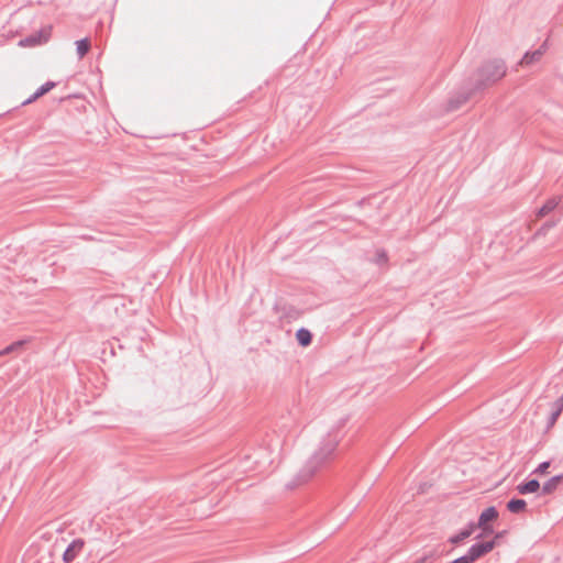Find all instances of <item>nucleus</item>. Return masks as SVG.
<instances>
[{"label":"nucleus","instance_id":"2","mask_svg":"<svg viewBox=\"0 0 563 563\" xmlns=\"http://www.w3.org/2000/svg\"><path fill=\"white\" fill-rule=\"evenodd\" d=\"M507 74V65L501 58H493L484 62L473 77L470 85H473V91L482 92L488 87L495 85Z\"/></svg>","mask_w":563,"mask_h":563},{"label":"nucleus","instance_id":"9","mask_svg":"<svg viewBox=\"0 0 563 563\" xmlns=\"http://www.w3.org/2000/svg\"><path fill=\"white\" fill-rule=\"evenodd\" d=\"M441 555H442V552L438 547L432 548L428 551H424L412 563H439Z\"/></svg>","mask_w":563,"mask_h":563},{"label":"nucleus","instance_id":"7","mask_svg":"<svg viewBox=\"0 0 563 563\" xmlns=\"http://www.w3.org/2000/svg\"><path fill=\"white\" fill-rule=\"evenodd\" d=\"M548 49V40H545L537 49L528 51L519 60L520 66H530L541 59Z\"/></svg>","mask_w":563,"mask_h":563},{"label":"nucleus","instance_id":"6","mask_svg":"<svg viewBox=\"0 0 563 563\" xmlns=\"http://www.w3.org/2000/svg\"><path fill=\"white\" fill-rule=\"evenodd\" d=\"M85 547L84 539H74L66 548V550L63 553V562L64 563H71L74 562L82 552Z\"/></svg>","mask_w":563,"mask_h":563},{"label":"nucleus","instance_id":"22","mask_svg":"<svg viewBox=\"0 0 563 563\" xmlns=\"http://www.w3.org/2000/svg\"><path fill=\"white\" fill-rule=\"evenodd\" d=\"M550 465H551L550 461H544L539 464V466L533 471V473L544 474L547 472V470L550 467Z\"/></svg>","mask_w":563,"mask_h":563},{"label":"nucleus","instance_id":"5","mask_svg":"<svg viewBox=\"0 0 563 563\" xmlns=\"http://www.w3.org/2000/svg\"><path fill=\"white\" fill-rule=\"evenodd\" d=\"M478 91H473V85L467 84V86L459 91L456 96L452 97L448 102V110L454 111L457 110L462 104L470 100V98L477 93Z\"/></svg>","mask_w":563,"mask_h":563},{"label":"nucleus","instance_id":"10","mask_svg":"<svg viewBox=\"0 0 563 563\" xmlns=\"http://www.w3.org/2000/svg\"><path fill=\"white\" fill-rule=\"evenodd\" d=\"M516 489L521 495L533 494L540 489V483L537 478L526 479L521 482Z\"/></svg>","mask_w":563,"mask_h":563},{"label":"nucleus","instance_id":"15","mask_svg":"<svg viewBox=\"0 0 563 563\" xmlns=\"http://www.w3.org/2000/svg\"><path fill=\"white\" fill-rule=\"evenodd\" d=\"M90 49V41L88 37L76 41V51L79 58H82Z\"/></svg>","mask_w":563,"mask_h":563},{"label":"nucleus","instance_id":"23","mask_svg":"<svg viewBox=\"0 0 563 563\" xmlns=\"http://www.w3.org/2000/svg\"><path fill=\"white\" fill-rule=\"evenodd\" d=\"M465 531H467V533L470 534V537L474 533V531L476 529H478V526H476V522L474 521H470L467 522V525L463 528Z\"/></svg>","mask_w":563,"mask_h":563},{"label":"nucleus","instance_id":"24","mask_svg":"<svg viewBox=\"0 0 563 563\" xmlns=\"http://www.w3.org/2000/svg\"><path fill=\"white\" fill-rule=\"evenodd\" d=\"M38 98H41L40 96H37V92L35 91L33 95H31L27 99H25L23 102H22V106H27L34 101H36Z\"/></svg>","mask_w":563,"mask_h":563},{"label":"nucleus","instance_id":"25","mask_svg":"<svg viewBox=\"0 0 563 563\" xmlns=\"http://www.w3.org/2000/svg\"><path fill=\"white\" fill-rule=\"evenodd\" d=\"M450 563H471L470 560L466 558L465 554H463L462 556L451 561Z\"/></svg>","mask_w":563,"mask_h":563},{"label":"nucleus","instance_id":"30","mask_svg":"<svg viewBox=\"0 0 563 563\" xmlns=\"http://www.w3.org/2000/svg\"><path fill=\"white\" fill-rule=\"evenodd\" d=\"M561 396L563 397V394Z\"/></svg>","mask_w":563,"mask_h":563},{"label":"nucleus","instance_id":"27","mask_svg":"<svg viewBox=\"0 0 563 563\" xmlns=\"http://www.w3.org/2000/svg\"><path fill=\"white\" fill-rule=\"evenodd\" d=\"M552 407H559V409L563 410V397L560 396L553 404Z\"/></svg>","mask_w":563,"mask_h":563},{"label":"nucleus","instance_id":"11","mask_svg":"<svg viewBox=\"0 0 563 563\" xmlns=\"http://www.w3.org/2000/svg\"><path fill=\"white\" fill-rule=\"evenodd\" d=\"M563 482V474H558L549 478L541 487L543 495H550L558 489L560 484Z\"/></svg>","mask_w":563,"mask_h":563},{"label":"nucleus","instance_id":"8","mask_svg":"<svg viewBox=\"0 0 563 563\" xmlns=\"http://www.w3.org/2000/svg\"><path fill=\"white\" fill-rule=\"evenodd\" d=\"M499 516V512L495 506H489L486 509H484L476 522V526L483 527L485 525H492V521H495Z\"/></svg>","mask_w":563,"mask_h":563},{"label":"nucleus","instance_id":"21","mask_svg":"<svg viewBox=\"0 0 563 563\" xmlns=\"http://www.w3.org/2000/svg\"><path fill=\"white\" fill-rule=\"evenodd\" d=\"M478 529H481V533H478V534L476 536V539H481V538H483V537H485V536H488V534L494 533V527H493V525H485V526H483V527H478Z\"/></svg>","mask_w":563,"mask_h":563},{"label":"nucleus","instance_id":"18","mask_svg":"<svg viewBox=\"0 0 563 563\" xmlns=\"http://www.w3.org/2000/svg\"><path fill=\"white\" fill-rule=\"evenodd\" d=\"M562 409H559V407H552V411L548 418V421H547V428L550 429L552 428L556 420L559 419L560 415L562 413Z\"/></svg>","mask_w":563,"mask_h":563},{"label":"nucleus","instance_id":"28","mask_svg":"<svg viewBox=\"0 0 563 563\" xmlns=\"http://www.w3.org/2000/svg\"><path fill=\"white\" fill-rule=\"evenodd\" d=\"M552 407H559V409L563 410V397L560 396L553 404Z\"/></svg>","mask_w":563,"mask_h":563},{"label":"nucleus","instance_id":"17","mask_svg":"<svg viewBox=\"0 0 563 563\" xmlns=\"http://www.w3.org/2000/svg\"><path fill=\"white\" fill-rule=\"evenodd\" d=\"M467 538H470V534L467 533V531H465L464 529H461L457 533L451 536L448 541L452 544H460Z\"/></svg>","mask_w":563,"mask_h":563},{"label":"nucleus","instance_id":"1","mask_svg":"<svg viewBox=\"0 0 563 563\" xmlns=\"http://www.w3.org/2000/svg\"><path fill=\"white\" fill-rule=\"evenodd\" d=\"M345 419L340 421V426L332 428L328 434L320 441L318 449L312 453L306 464L297 473L295 478L286 484L288 489L308 482L318 471L327 467L336 457V449L343 437L341 427Z\"/></svg>","mask_w":563,"mask_h":563},{"label":"nucleus","instance_id":"20","mask_svg":"<svg viewBox=\"0 0 563 563\" xmlns=\"http://www.w3.org/2000/svg\"><path fill=\"white\" fill-rule=\"evenodd\" d=\"M375 263L377 265H384L387 263L388 261V255L386 253V251L384 249H378L376 250V253H375Z\"/></svg>","mask_w":563,"mask_h":563},{"label":"nucleus","instance_id":"26","mask_svg":"<svg viewBox=\"0 0 563 563\" xmlns=\"http://www.w3.org/2000/svg\"><path fill=\"white\" fill-rule=\"evenodd\" d=\"M507 533L506 530L504 531H498L495 533L494 538L492 540H495L496 541V545L498 544V540L504 538V536Z\"/></svg>","mask_w":563,"mask_h":563},{"label":"nucleus","instance_id":"12","mask_svg":"<svg viewBox=\"0 0 563 563\" xmlns=\"http://www.w3.org/2000/svg\"><path fill=\"white\" fill-rule=\"evenodd\" d=\"M560 202H561L560 196H554V197L549 198L538 210V213H537L538 217L548 216L550 212H552L559 206Z\"/></svg>","mask_w":563,"mask_h":563},{"label":"nucleus","instance_id":"16","mask_svg":"<svg viewBox=\"0 0 563 563\" xmlns=\"http://www.w3.org/2000/svg\"><path fill=\"white\" fill-rule=\"evenodd\" d=\"M25 340H19V341H15L11 344H9L8 346H5L3 350L0 351V356H4L9 353H12L19 349H21L24 344H25Z\"/></svg>","mask_w":563,"mask_h":563},{"label":"nucleus","instance_id":"3","mask_svg":"<svg viewBox=\"0 0 563 563\" xmlns=\"http://www.w3.org/2000/svg\"><path fill=\"white\" fill-rule=\"evenodd\" d=\"M496 547L495 540H488L484 542H476L472 544L466 551L465 555L471 563H474L478 559L492 552Z\"/></svg>","mask_w":563,"mask_h":563},{"label":"nucleus","instance_id":"19","mask_svg":"<svg viewBox=\"0 0 563 563\" xmlns=\"http://www.w3.org/2000/svg\"><path fill=\"white\" fill-rule=\"evenodd\" d=\"M55 86V81H46L42 86H40L35 91L37 92V96L42 97L49 92Z\"/></svg>","mask_w":563,"mask_h":563},{"label":"nucleus","instance_id":"4","mask_svg":"<svg viewBox=\"0 0 563 563\" xmlns=\"http://www.w3.org/2000/svg\"><path fill=\"white\" fill-rule=\"evenodd\" d=\"M51 36V27L42 29L38 32L27 35L26 37L20 40L19 45L23 47H33L41 44H44L48 41Z\"/></svg>","mask_w":563,"mask_h":563},{"label":"nucleus","instance_id":"14","mask_svg":"<svg viewBox=\"0 0 563 563\" xmlns=\"http://www.w3.org/2000/svg\"><path fill=\"white\" fill-rule=\"evenodd\" d=\"M296 340L300 346H309L312 342V333L307 328H300L296 332Z\"/></svg>","mask_w":563,"mask_h":563},{"label":"nucleus","instance_id":"29","mask_svg":"<svg viewBox=\"0 0 563 563\" xmlns=\"http://www.w3.org/2000/svg\"><path fill=\"white\" fill-rule=\"evenodd\" d=\"M555 224H556V223H555V222H553V221H551V222H550V221H548V222H545V223H544V225H543V227H544V228H547V229H550V228H553Z\"/></svg>","mask_w":563,"mask_h":563},{"label":"nucleus","instance_id":"13","mask_svg":"<svg viewBox=\"0 0 563 563\" xmlns=\"http://www.w3.org/2000/svg\"><path fill=\"white\" fill-rule=\"evenodd\" d=\"M506 507L511 514H520L526 510L527 503L525 499L514 497L507 501Z\"/></svg>","mask_w":563,"mask_h":563}]
</instances>
